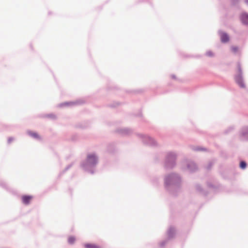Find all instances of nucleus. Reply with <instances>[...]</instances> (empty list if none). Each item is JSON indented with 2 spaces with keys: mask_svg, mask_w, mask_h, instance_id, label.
Segmentation results:
<instances>
[{
  "mask_svg": "<svg viewBox=\"0 0 248 248\" xmlns=\"http://www.w3.org/2000/svg\"><path fill=\"white\" fill-rule=\"evenodd\" d=\"M238 68V73L239 75L235 78V81L237 83V84L242 88L245 87L244 83H243L242 78L241 77L242 74V70L241 69L240 65L238 64L237 65Z\"/></svg>",
  "mask_w": 248,
  "mask_h": 248,
  "instance_id": "1",
  "label": "nucleus"
},
{
  "mask_svg": "<svg viewBox=\"0 0 248 248\" xmlns=\"http://www.w3.org/2000/svg\"><path fill=\"white\" fill-rule=\"evenodd\" d=\"M175 234L176 233H169L168 238L162 241L159 243V247L161 248H163L168 243L169 239L172 238Z\"/></svg>",
  "mask_w": 248,
  "mask_h": 248,
  "instance_id": "2",
  "label": "nucleus"
},
{
  "mask_svg": "<svg viewBox=\"0 0 248 248\" xmlns=\"http://www.w3.org/2000/svg\"><path fill=\"white\" fill-rule=\"evenodd\" d=\"M32 198V196L29 195H24L21 197L22 202L26 205L29 204Z\"/></svg>",
  "mask_w": 248,
  "mask_h": 248,
  "instance_id": "3",
  "label": "nucleus"
},
{
  "mask_svg": "<svg viewBox=\"0 0 248 248\" xmlns=\"http://www.w3.org/2000/svg\"><path fill=\"white\" fill-rule=\"evenodd\" d=\"M88 160L89 163L94 164L96 162L97 158L94 155H90L88 156Z\"/></svg>",
  "mask_w": 248,
  "mask_h": 248,
  "instance_id": "4",
  "label": "nucleus"
},
{
  "mask_svg": "<svg viewBox=\"0 0 248 248\" xmlns=\"http://www.w3.org/2000/svg\"><path fill=\"white\" fill-rule=\"evenodd\" d=\"M220 38L221 42L226 43L229 41V37L225 33H221L220 34Z\"/></svg>",
  "mask_w": 248,
  "mask_h": 248,
  "instance_id": "5",
  "label": "nucleus"
},
{
  "mask_svg": "<svg viewBox=\"0 0 248 248\" xmlns=\"http://www.w3.org/2000/svg\"><path fill=\"white\" fill-rule=\"evenodd\" d=\"M241 20L244 24H248V15L247 14H243L241 16Z\"/></svg>",
  "mask_w": 248,
  "mask_h": 248,
  "instance_id": "6",
  "label": "nucleus"
},
{
  "mask_svg": "<svg viewBox=\"0 0 248 248\" xmlns=\"http://www.w3.org/2000/svg\"><path fill=\"white\" fill-rule=\"evenodd\" d=\"M84 247L85 248H101L99 246L92 244H86L84 245Z\"/></svg>",
  "mask_w": 248,
  "mask_h": 248,
  "instance_id": "7",
  "label": "nucleus"
},
{
  "mask_svg": "<svg viewBox=\"0 0 248 248\" xmlns=\"http://www.w3.org/2000/svg\"><path fill=\"white\" fill-rule=\"evenodd\" d=\"M76 238L74 236H70L68 239V242L69 244H73L75 241Z\"/></svg>",
  "mask_w": 248,
  "mask_h": 248,
  "instance_id": "8",
  "label": "nucleus"
},
{
  "mask_svg": "<svg viewBox=\"0 0 248 248\" xmlns=\"http://www.w3.org/2000/svg\"><path fill=\"white\" fill-rule=\"evenodd\" d=\"M29 135H30L31 136V137H33V138H36V139H40V137H39V135H38V134H37V133H36L33 132H30L29 133Z\"/></svg>",
  "mask_w": 248,
  "mask_h": 248,
  "instance_id": "9",
  "label": "nucleus"
},
{
  "mask_svg": "<svg viewBox=\"0 0 248 248\" xmlns=\"http://www.w3.org/2000/svg\"><path fill=\"white\" fill-rule=\"evenodd\" d=\"M246 166H247V164L245 162L241 161L240 162V166L241 168L244 169L246 168Z\"/></svg>",
  "mask_w": 248,
  "mask_h": 248,
  "instance_id": "10",
  "label": "nucleus"
},
{
  "mask_svg": "<svg viewBox=\"0 0 248 248\" xmlns=\"http://www.w3.org/2000/svg\"><path fill=\"white\" fill-rule=\"evenodd\" d=\"M231 49L232 51L234 52H236L238 51V47L236 46H232Z\"/></svg>",
  "mask_w": 248,
  "mask_h": 248,
  "instance_id": "11",
  "label": "nucleus"
},
{
  "mask_svg": "<svg viewBox=\"0 0 248 248\" xmlns=\"http://www.w3.org/2000/svg\"><path fill=\"white\" fill-rule=\"evenodd\" d=\"M12 140H13L12 139L9 138V140H8L9 142H10Z\"/></svg>",
  "mask_w": 248,
  "mask_h": 248,
  "instance_id": "12",
  "label": "nucleus"
},
{
  "mask_svg": "<svg viewBox=\"0 0 248 248\" xmlns=\"http://www.w3.org/2000/svg\"><path fill=\"white\" fill-rule=\"evenodd\" d=\"M211 55H212L211 52H209V56H211Z\"/></svg>",
  "mask_w": 248,
  "mask_h": 248,
  "instance_id": "13",
  "label": "nucleus"
},
{
  "mask_svg": "<svg viewBox=\"0 0 248 248\" xmlns=\"http://www.w3.org/2000/svg\"><path fill=\"white\" fill-rule=\"evenodd\" d=\"M246 2L248 3V0H246Z\"/></svg>",
  "mask_w": 248,
  "mask_h": 248,
  "instance_id": "14",
  "label": "nucleus"
}]
</instances>
